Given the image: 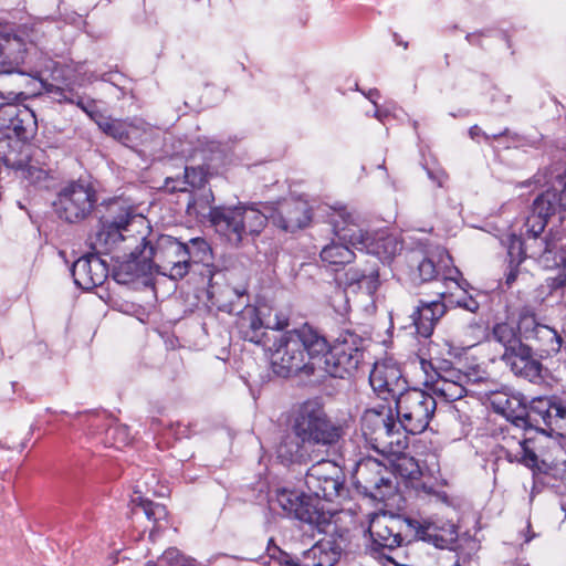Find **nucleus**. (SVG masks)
Returning <instances> with one entry per match:
<instances>
[{
    "instance_id": "obj_1",
    "label": "nucleus",
    "mask_w": 566,
    "mask_h": 566,
    "mask_svg": "<svg viewBox=\"0 0 566 566\" xmlns=\"http://www.w3.org/2000/svg\"><path fill=\"white\" fill-rule=\"evenodd\" d=\"M360 344L357 335L344 333L329 345L316 328L304 324L274 342L271 361L274 371L282 377L305 371L345 378L358 368L363 357Z\"/></svg>"
},
{
    "instance_id": "obj_2",
    "label": "nucleus",
    "mask_w": 566,
    "mask_h": 566,
    "mask_svg": "<svg viewBox=\"0 0 566 566\" xmlns=\"http://www.w3.org/2000/svg\"><path fill=\"white\" fill-rule=\"evenodd\" d=\"M311 207L303 199H290L279 202L276 207L239 205L235 208H218L211 212L216 232L229 243L239 245L248 234H259L270 220L284 231H295L306 227L311 221Z\"/></svg>"
},
{
    "instance_id": "obj_3",
    "label": "nucleus",
    "mask_w": 566,
    "mask_h": 566,
    "mask_svg": "<svg viewBox=\"0 0 566 566\" xmlns=\"http://www.w3.org/2000/svg\"><path fill=\"white\" fill-rule=\"evenodd\" d=\"M397 421L389 415L385 416L377 411H367L364 416V424H373L376 439L389 437L402 427L405 431L417 434L423 432L437 409L433 396L424 390L412 388L407 389L396 398Z\"/></svg>"
},
{
    "instance_id": "obj_4",
    "label": "nucleus",
    "mask_w": 566,
    "mask_h": 566,
    "mask_svg": "<svg viewBox=\"0 0 566 566\" xmlns=\"http://www.w3.org/2000/svg\"><path fill=\"white\" fill-rule=\"evenodd\" d=\"M328 222L335 235L360 251L374 254L382 261L391 260L401 251V242L385 230L369 233L359 213L346 206L328 207Z\"/></svg>"
},
{
    "instance_id": "obj_5",
    "label": "nucleus",
    "mask_w": 566,
    "mask_h": 566,
    "mask_svg": "<svg viewBox=\"0 0 566 566\" xmlns=\"http://www.w3.org/2000/svg\"><path fill=\"white\" fill-rule=\"evenodd\" d=\"M180 280L189 272V255L186 244L177 239L160 234L149 235L144 240V269Z\"/></svg>"
},
{
    "instance_id": "obj_6",
    "label": "nucleus",
    "mask_w": 566,
    "mask_h": 566,
    "mask_svg": "<svg viewBox=\"0 0 566 566\" xmlns=\"http://www.w3.org/2000/svg\"><path fill=\"white\" fill-rule=\"evenodd\" d=\"M294 432L303 443L314 446H332L342 434L340 428L334 424L323 408L315 402L302 406L295 419Z\"/></svg>"
},
{
    "instance_id": "obj_7",
    "label": "nucleus",
    "mask_w": 566,
    "mask_h": 566,
    "mask_svg": "<svg viewBox=\"0 0 566 566\" xmlns=\"http://www.w3.org/2000/svg\"><path fill=\"white\" fill-rule=\"evenodd\" d=\"M345 475L342 468L333 461L322 460L313 464L306 472L305 485L313 502L322 505L334 502L345 491Z\"/></svg>"
},
{
    "instance_id": "obj_8",
    "label": "nucleus",
    "mask_w": 566,
    "mask_h": 566,
    "mask_svg": "<svg viewBox=\"0 0 566 566\" xmlns=\"http://www.w3.org/2000/svg\"><path fill=\"white\" fill-rule=\"evenodd\" d=\"M96 201V191L92 186L72 182L59 192L54 207L62 220L69 223H78L91 216Z\"/></svg>"
},
{
    "instance_id": "obj_9",
    "label": "nucleus",
    "mask_w": 566,
    "mask_h": 566,
    "mask_svg": "<svg viewBox=\"0 0 566 566\" xmlns=\"http://www.w3.org/2000/svg\"><path fill=\"white\" fill-rule=\"evenodd\" d=\"M274 502L287 514L295 518L319 525L328 521L332 509L325 507L319 501L313 502L308 493L287 488L277 489Z\"/></svg>"
},
{
    "instance_id": "obj_10",
    "label": "nucleus",
    "mask_w": 566,
    "mask_h": 566,
    "mask_svg": "<svg viewBox=\"0 0 566 566\" xmlns=\"http://www.w3.org/2000/svg\"><path fill=\"white\" fill-rule=\"evenodd\" d=\"M133 219L129 207L120 208V214L113 219L102 218L97 230L88 235L87 244L96 254L111 252L124 239L122 232L127 230Z\"/></svg>"
},
{
    "instance_id": "obj_11",
    "label": "nucleus",
    "mask_w": 566,
    "mask_h": 566,
    "mask_svg": "<svg viewBox=\"0 0 566 566\" xmlns=\"http://www.w3.org/2000/svg\"><path fill=\"white\" fill-rule=\"evenodd\" d=\"M440 262L444 264L442 272L444 290L438 292L439 296L453 306L475 313L479 310V302L468 294L467 286H469V283L461 277L460 271L454 266H448L451 258L447 252H440Z\"/></svg>"
},
{
    "instance_id": "obj_12",
    "label": "nucleus",
    "mask_w": 566,
    "mask_h": 566,
    "mask_svg": "<svg viewBox=\"0 0 566 566\" xmlns=\"http://www.w3.org/2000/svg\"><path fill=\"white\" fill-rule=\"evenodd\" d=\"M0 130L12 133L19 140L32 139L38 130L34 112L12 103H3L0 108Z\"/></svg>"
},
{
    "instance_id": "obj_13",
    "label": "nucleus",
    "mask_w": 566,
    "mask_h": 566,
    "mask_svg": "<svg viewBox=\"0 0 566 566\" xmlns=\"http://www.w3.org/2000/svg\"><path fill=\"white\" fill-rule=\"evenodd\" d=\"M369 382L374 391L382 399L397 398L405 391L406 380L401 369L392 358L376 361L369 375Z\"/></svg>"
},
{
    "instance_id": "obj_14",
    "label": "nucleus",
    "mask_w": 566,
    "mask_h": 566,
    "mask_svg": "<svg viewBox=\"0 0 566 566\" xmlns=\"http://www.w3.org/2000/svg\"><path fill=\"white\" fill-rule=\"evenodd\" d=\"M409 526L416 531V535L436 547H450L458 537V528L452 518L434 515L421 522L411 521Z\"/></svg>"
},
{
    "instance_id": "obj_15",
    "label": "nucleus",
    "mask_w": 566,
    "mask_h": 566,
    "mask_svg": "<svg viewBox=\"0 0 566 566\" xmlns=\"http://www.w3.org/2000/svg\"><path fill=\"white\" fill-rule=\"evenodd\" d=\"M541 417L549 434L566 437V407L556 397H538L532 400L528 418Z\"/></svg>"
},
{
    "instance_id": "obj_16",
    "label": "nucleus",
    "mask_w": 566,
    "mask_h": 566,
    "mask_svg": "<svg viewBox=\"0 0 566 566\" xmlns=\"http://www.w3.org/2000/svg\"><path fill=\"white\" fill-rule=\"evenodd\" d=\"M409 523L411 521L394 515H375L370 521L368 532L376 545L394 549L402 544L401 530L403 526L410 527Z\"/></svg>"
},
{
    "instance_id": "obj_17",
    "label": "nucleus",
    "mask_w": 566,
    "mask_h": 566,
    "mask_svg": "<svg viewBox=\"0 0 566 566\" xmlns=\"http://www.w3.org/2000/svg\"><path fill=\"white\" fill-rule=\"evenodd\" d=\"M560 208V195L556 190H547L538 196L532 207L531 214L526 218L524 229L526 234H532L534 241L544 231L548 219Z\"/></svg>"
},
{
    "instance_id": "obj_18",
    "label": "nucleus",
    "mask_w": 566,
    "mask_h": 566,
    "mask_svg": "<svg viewBox=\"0 0 566 566\" xmlns=\"http://www.w3.org/2000/svg\"><path fill=\"white\" fill-rule=\"evenodd\" d=\"M518 332L526 340L538 343L541 350L549 355L560 348V337L555 329L537 322L535 314L523 312L518 319Z\"/></svg>"
},
{
    "instance_id": "obj_19",
    "label": "nucleus",
    "mask_w": 566,
    "mask_h": 566,
    "mask_svg": "<svg viewBox=\"0 0 566 566\" xmlns=\"http://www.w3.org/2000/svg\"><path fill=\"white\" fill-rule=\"evenodd\" d=\"M106 263L95 253L80 258L72 266L74 283L82 290H93L106 280Z\"/></svg>"
},
{
    "instance_id": "obj_20",
    "label": "nucleus",
    "mask_w": 566,
    "mask_h": 566,
    "mask_svg": "<svg viewBox=\"0 0 566 566\" xmlns=\"http://www.w3.org/2000/svg\"><path fill=\"white\" fill-rule=\"evenodd\" d=\"M501 359L517 376L531 381L541 378L542 364L534 357L532 348L522 342L503 352Z\"/></svg>"
},
{
    "instance_id": "obj_21",
    "label": "nucleus",
    "mask_w": 566,
    "mask_h": 566,
    "mask_svg": "<svg viewBox=\"0 0 566 566\" xmlns=\"http://www.w3.org/2000/svg\"><path fill=\"white\" fill-rule=\"evenodd\" d=\"M269 313L270 308L266 306H245L237 319V327L241 337L251 343H262L268 328L266 316Z\"/></svg>"
},
{
    "instance_id": "obj_22",
    "label": "nucleus",
    "mask_w": 566,
    "mask_h": 566,
    "mask_svg": "<svg viewBox=\"0 0 566 566\" xmlns=\"http://www.w3.org/2000/svg\"><path fill=\"white\" fill-rule=\"evenodd\" d=\"M342 547L334 538H323L304 551L294 566H334L339 559Z\"/></svg>"
},
{
    "instance_id": "obj_23",
    "label": "nucleus",
    "mask_w": 566,
    "mask_h": 566,
    "mask_svg": "<svg viewBox=\"0 0 566 566\" xmlns=\"http://www.w3.org/2000/svg\"><path fill=\"white\" fill-rule=\"evenodd\" d=\"M524 234L526 235L525 232ZM553 249V242L546 239H539L537 237V241L535 242L532 238V234H527V239L523 241L521 238L512 235L510 238L507 253L510 256V262L516 263L517 266L525 259V256L534 259L542 258L546 253H551Z\"/></svg>"
},
{
    "instance_id": "obj_24",
    "label": "nucleus",
    "mask_w": 566,
    "mask_h": 566,
    "mask_svg": "<svg viewBox=\"0 0 566 566\" xmlns=\"http://www.w3.org/2000/svg\"><path fill=\"white\" fill-rule=\"evenodd\" d=\"M465 378L461 370H449L444 375H440L434 381L433 391L447 401L459 400L473 391L472 388L467 386Z\"/></svg>"
},
{
    "instance_id": "obj_25",
    "label": "nucleus",
    "mask_w": 566,
    "mask_h": 566,
    "mask_svg": "<svg viewBox=\"0 0 566 566\" xmlns=\"http://www.w3.org/2000/svg\"><path fill=\"white\" fill-rule=\"evenodd\" d=\"M446 304L440 301L420 302L413 314V323L417 333L422 337H429L434 324L444 315Z\"/></svg>"
},
{
    "instance_id": "obj_26",
    "label": "nucleus",
    "mask_w": 566,
    "mask_h": 566,
    "mask_svg": "<svg viewBox=\"0 0 566 566\" xmlns=\"http://www.w3.org/2000/svg\"><path fill=\"white\" fill-rule=\"evenodd\" d=\"M387 470L380 462L375 459H367L358 463L356 470V484L364 493L370 497H381L380 492L375 493L376 476L378 473H386Z\"/></svg>"
},
{
    "instance_id": "obj_27",
    "label": "nucleus",
    "mask_w": 566,
    "mask_h": 566,
    "mask_svg": "<svg viewBox=\"0 0 566 566\" xmlns=\"http://www.w3.org/2000/svg\"><path fill=\"white\" fill-rule=\"evenodd\" d=\"M504 448L510 462H520L527 468L537 467V455L528 447V440L525 438L516 439L515 436L504 438Z\"/></svg>"
},
{
    "instance_id": "obj_28",
    "label": "nucleus",
    "mask_w": 566,
    "mask_h": 566,
    "mask_svg": "<svg viewBox=\"0 0 566 566\" xmlns=\"http://www.w3.org/2000/svg\"><path fill=\"white\" fill-rule=\"evenodd\" d=\"M142 250L136 249L126 260H123L114 270V279L119 284H129L135 282L142 273L140 262Z\"/></svg>"
},
{
    "instance_id": "obj_29",
    "label": "nucleus",
    "mask_w": 566,
    "mask_h": 566,
    "mask_svg": "<svg viewBox=\"0 0 566 566\" xmlns=\"http://www.w3.org/2000/svg\"><path fill=\"white\" fill-rule=\"evenodd\" d=\"M144 514L147 522L151 523V526H149L144 522V528L149 530V539L154 542L157 533L168 526L166 507L158 503L144 501Z\"/></svg>"
},
{
    "instance_id": "obj_30",
    "label": "nucleus",
    "mask_w": 566,
    "mask_h": 566,
    "mask_svg": "<svg viewBox=\"0 0 566 566\" xmlns=\"http://www.w3.org/2000/svg\"><path fill=\"white\" fill-rule=\"evenodd\" d=\"M23 40L17 34L0 31V63L17 61L25 50Z\"/></svg>"
},
{
    "instance_id": "obj_31",
    "label": "nucleus",
    "mask_w": 566,
    "mask_h": 566,
    "mask_svg": "<svg viewBox=\"0 0 566 566\" xmlns=\"http://www.w3.org/2000/svg\"><path fill=\"white\" fill-rule=\"evenodd\" d=\"M321 259L323 262L331 265H344L352 262L354 253L344 244L332 243L321 251Z\"/></svg>"
},
{
    "instance_id": "obj_32",
    "label": "nucleus",
    "mask_w": 566,
    "mask_h": 566,
    "mask_svg": "<svg viewBox=\"0 0 566 566\" xmlns=\"http://www.w3.org/2000/svg\"><path fill=\"white\" fill-rule=\"evenodd\" d=\"M189 255V268L192 263H202L207 266L211 260V249L208 242L201 238H193L186 244Z\"/></svg>"
},
{
    "instance_id": "obj_33",
    "label": "nucleus",
    "mask_w": 566,
    "mask_h": 566,
    "mask_svg": "<svg viewBox=\"0 0 566 566\" xmlns=\"http://www.w3.org/2000/svg\"><path fill=\"white\" fill-rule=\"evenodd\" d=\"M492 337L500 343L504 352L516 346L522 340L517 337L514 327L507 323H499L493 327Z\"/></svg>"
},
{
    "instance_id": "obj_34",
    "label": "nucleus",
    "mask_w": 566,
    "mask_h": 566,
    "mask_svg": "<svg viewBox=\"0 0 566 566\" xmlns=\"http://www.w3.org/2000/svg\"><path fill=\"white\" fill-rule=\"evenodd\" d=\"M155 566H197L196 560L185 556L177 548L171 547L164 552Z\"/></svg>"
},
{
    "instance_id": "obj_35",
    "label": "nucleus",
    "mask_w": 566,
    "mask_h": 566,
    "mask_svg": "<svg viewBox=\"0 0 566 566\" xmlns=\"http://www.w3.org/2000/svg\"><path fill=\"white\" fill-rule=\"evenodd\" d=\"M218 208L219 207H214V208L209 207L208 196H206V198H199V199L191 197V199L187 203V212L190 216H195V217L203 216L206 213V211L209 210L210 222H212L211 212ZM211 224L213 226V223H211Z\"/></svg>"
},
{
    "instance_id": "obj_36",
    "label": "nucleus",
    "mask_w": 566,
    "mask_h": 566,
    "mask_svg": "<svg viewBox=\"0 0 566 566\" xmlns=\"http://www.w3.org/2000/svg\"><path fill=\"white\" fill-rule=\"evenodd\" d=\"M465 375V384L469 388L475 385H488L492 382L489 374L480 368H471L469 371L463 373Z\"/></svg>"
},
{
    "instance_id": "obj_37",
    "label": "nucleus",
    "mask_w": 566,
    "mask_h": 566,
    "mask_svg": "<svg viewBox=\"0 0 566 566\" xmlns=\"http://www.w3.org/2000/svg\"><path fill=\"white\" fill-rule=\"evenodd\" d=\"M378 285V272L376 270H371L366 274H360L359 284L357 286L359 290L371 295L377 291Z\"/></svg>"
},
{
    "instance_id": "obj_38",
    "label": "nucleus",
    "mask_w": 566,
    "mask_h": 566,
    "mask_svg": "<svg viewBox=\"0 0 566 566\" xmlns=\"http://www.w3.org/2000/svg\"><path fill=\"white\" fill-rule=\"evenodd\" d=\"M439 273L434 262L427 258L423 259L418 265V275L421 281H430Z\"/></svg>"
},
{
    "instance_id": "obj_39",
    "label": "nucleus",
    "mask_w": 566,
    "mask_h": 566,
    "mask_svg": "<svg viewBox=\"0 0 566 566\" xmlns=\"http://www.w3.org/2000/svg\"><path fill=\"white\" fill-rule=\"evenodd\" d=\"M376 486L375 493L380 492L382 494L381 497H373L374 500L385 501L386 497L391 493L392 485L391 480L385 476L384 473H378L376 476Z\"/></svg>"
},
{
    "instance_id": "obj_40",
    "label": "nucleus",
    "mask_w": 566,
    "mask_h": 566,
    "mask_svg": "<svg viewBox=\"0 0 566 566\" xmlns=\"http://www.w3.org/2000/svg\"><path fill=\"white\" fill-rule=\"evenodd\" d=\"M289 326V317L283 313H275L274 318H266V327L272 329H284Z\"/></svg>"
},
{
    "instance_id": "obj_41",
    "label": "nucleus",
    "mask_w": 566,
    "mask_h": 566,
    "mask_svg": "<svg viewBox=\"0 0 566 566\" xmlns=\"http://www.w3.org/2000/svg\"><path fill=\"white\" fill-rule=\"evenodd\" d=\"M105 133L112 135L119 140H125L127 137L122 132V125L118 122H107L101 125Z\"/></svg>"
},
{
    "instance_id": "obj_42",
    "label": "nucleus",
    "mask_w": 566,
    "mask_h": 566,
    "mask_svg": "<svg viewBox=\"0 0 566 566\" xmlns=\"http://www.w3.org/2000/svg\"><path fill=\"white\" fill-rule=\"evenodd\" d=\"M277 457L286 462H293L296 460V455L292 452L286 442L279 447Z\"/></svg>"
},
{
    "instance_id": "obj_43",
    "label": "nucleus",
    "mask_w": 566,
    "mask_h": 566,
    "mask_svg": "<svg viewBox=\"0 0 566 566\" xmlns=\"http://www.w3.org/2000/svg\"><path fill=\"white\" fill-rule=\"evenodd\" d=\"M469 331L472 332V334H474V337L471 339V340H468V342H463V344L467 346V347H472L474 346L475 344H478L480 342V339L482 338L483 336V331L481 328L480 325L478 324H472L468 327Z\"/></svg>"
},
{
    "instance_id": "obj_44",
    "label": "nucleus",
    "mask_w": 566,
    "mask_h": 566,
    "mask_svg": "<svg viewBox=\"0 0 566 566\" xmlns=\"http://www.w3.org/2000/svg\"><path fill=\"white\" fill-rule=\"evenodd\" d=\"M360 274H366L365 272L359 271L358 269H349L346 273L347 276V283L349 285H358Z\"/></svg>"
},
{
    "instance_id": "obj_45",
    "label": "nucleus",
    "mask_w": 566,
    "mask_h": 566,
    "mask_svg": "<svg viewBox=\"0 0 566 566\" xmlns=\"http://www.w3.org/2000/svg\"><path fill=\"white\" fill-rule=\"evenodd\" d=\"M524 409L522 410V412L517 416H515V418L513 419V426L517 429H521V428H524L527 423V420H526V417L524 415Z\"/></svg>"
},
{
    "instance_id": "obj_46",
    "label": "nucleus",
    "mask_w": 566,
    "mask_h": 566,
    "mask_svg": "<svg viewBox=\"0 0 566 566\" xmlns=\"http://www.w3.org/2000/svg\"><path fill=\"white\" fill-rule=\"evenodd\" d=\"M130 504L133 505L132 513H135V509L142 506V494L137 490L134 491V495L130 499Z\"/></svg>"
},
{
    "instance_id": "obj_47",
    "label": "nucleus",
    "mask_w": 566,
    "mask_h": 566,
    "mask_svg": "<svg viewBox=\"0 0 566 566\" xmlns=\"http://www.w3.org/2000/svg\"><path fill=\"white\" fill-rule=\"evenodd\" d=\"M516 277H517V269L515 266V268H512L510 270V272L507 273L506 280H505L506 284L509 286L512 285L515 282Z\"/></svg>"
},
{
    "instance_id": "obj_48",
    "label": "nucleus",
    "mask_w": 566,
    "mask_h": 566,
    "mask_svg": "<svg viewBox=\"0 0 566 566\" xmlns=\"http://www.w3.org/2000/svg\"><path fill=\"white\" fill-rule=\"evenodd\" d=\"M469 134L472 139H476L480 135H482V130L479 126L474 125L470 128Z\"/></svg>"
},
{
    "instance_id": "obj_49",
    "label": "nucleus",
    "mask_w": 566,
    "mask_h": 566,
    "mask_svg": "<svg viewBox=\"0 0 566 566\" xmlns=\"http://www.w3.org/2000/svg\"><path fill=\"white\" fill-rule=\"evenodd\" d=\"M17 94L14 92H2L0 91V99L11 101L14 99Z\"/></svg>"
},
{
    "instance_id": "obj_50",
    "label": "nucleus",
    "mask_w": 566,
    "mask_h": 566,
    "mask_svg": "<svg viewBox=\"0 0 566 566\" xmlns=\"http://www.w3.org/2000/svg\"><path fill=\"white\" fill-rule=\"evenodd\" d=\"M560 265L563 268V271L566 273V247L562 251Z\"/></svg>"
},
{
    "instance_id": "obj_51",
    "label": "nucleus",
    "mask_w": 566,
    "mask_h": 566,
    "mask_svg": "<svg viewBox=\"0 0 566 566\" xmlns=\"http://www.w3.org/2000/svg\"><path fill=\"white\" fill-rule=\"evenodd\" d=\"M378 95L377 93H369L368 98L371 101V103L376 104L375 96Z\"/></svg>"
},
{
    "instance_id": "obj_52",
    "label": "nucleus",
    "mask_w": 566,
    "mask_h": 566,
    "mask_svg": "<svg viewBox=\"0 0 566 566\" xmlns=\"http://www.w3.org/2000/svg\"><path fill=\"white\" fill-rule=\"evenodd\" d=\"M402 461L406 462V463H409L410 465H415L411 459H408V460L403 459Z\"/></svg>"
},
{
    "instance_id": "obj_53",
    "label": "nucleus",
    "mask_w": 566,
    "mask_h": 566,
    "mask_svg": "<svg viewBox=\"0 0 566 566\" xmlns=\"http://www.w3.org/2000/svg\"><path fill=\"white\" fill-rule=\"evenodd\" d=\"M185 177H186V178H189V177H190V176H189V169H188V168H185Z\"/></svg>"
},
{
    "instance_id": "obj_54",
    "label": "nucleus",
    "mask_w": 566,
    "mask_h": 566,
    "mask_svg": "<svg viewBox=\"0 0 566 566\" xmlns=\"http://www.w3.org/2000/svg\"><path fill=\"white\" fill-rule=\"evenodd\" d=\"M111 558H112V564H113V565L117 563V559H116V557H115V556H112Z\"/></svg>"
},
{
    "instance_id": "obj_55",
    "label": "nucleus",
    "mask_w": 566,
    "mask_h": 566,
    "mask_svg": "<svg viewBox=\"0 0 566 566\" xmlns=\"http://www.w3.org/2000/svg\"><path fill=\"white\" fill-rule=\"evenodd\" d=\"M417 471H418V470H415V471L412 470V471H410V472H409V476H412Z\"/></svg>"
},
{
    "instance_id": "obj_56",
    "label": "nucleus",
    "mask_w": 566,
    "mask_h": 566,
    "mask_svg": "<svg viewBox=\"0 0 566 566\" xmlns=\"http://www.w3.org/2000/svg\"><path fill=\"white\" fill-rule=\"evenodd\" d=\"M133 566H139V565H138V560H136V562H135V564H134Z\"/></svg>"
}]
</instances>
